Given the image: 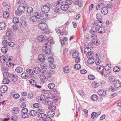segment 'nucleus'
Wrapping results in <instances>:
<instances>
[{"label":"nucleus","instance_id":"1","mask_svg":"<svg viewBox=\"0 0 121 121\" xmlns=\"http://www.w3.org/2000/svg\"><path fill=\"white\" fill-rule=\"evenodd\" d=\"M98 28L96 26H92L91 29L90 30V32L92 34L91 36V38L92 39H95L96 38V34L98 30Z\"/></svg>","mask_w":121,"mask_h":121},{"label":"nucleus","instance_id":"2","mask_svg":"<svg viewBox=\"0 0 121 121\" xmlns=\"http://www.w3.org/2000/svg\"><path fill=\"white\" fill-rule=\"evenodd\" d=\"M39 28L43 30V32L46 34H48L49 31L47 28L48 26L46 23H43L39 24L38 26Z\"/></svg>","mask_w":121,"mask_h":121},{"label":"nucleus","instance_id":"3","mask_svg":"<svg viewBox=\"0 0 121 121\" xmlns=\"http://www.w3.org/2000/svg\"><path fill=\"white\" fill-rule=\"evenodd\" d=\"M46 96L44 95H41L40 96H38L37 97L36 100L38 102L40 103L44 102L46 100Z\"/></svg>","mask_w":121,"mask_h":121},{"label":"nucleus","instance_id":"4","mask_svg":"<svg viewBox=\"0 0 121 121\" xmlns=\"http://www.w3.org/2000/svg\"><path fill=\"white\" fill-rule=\"evenodd\" d=\"M25 7L23 6H19L18 8L17 12H15L16 14L17 15L19 16L25 11Z\"/></svg>","mask_w":121,"mask_h":121},{"label":"nucleus","instance_id":"5","mask_svg":"<svg viewBox=\"0 0 121 121\" xmlns=\"http://www.w3.org/2000/svg\"><path fill=\"white\" fill-rule=\"evenodd\" d=\"M41 10L43 12L45 13H47L49 12L50 8L46 5H44L41 7Z\"/></svg>","mask_w":121,"mask_h":121},{"label":"nucleus","instance_id":"6","mask_svg":"<svg viewBox=\"0 0 121 121\" xmlns=\"http://www.w3.org/2000/svg\"><path fill=\"white\" fill-rule=\"evenodd\" d=\"M96 69L102 75L104 74L103 70L104 69V67L103 65H100L98 66Z\"/></svg>","mask_w":121,"mask_h":121},{"label":"nucleus","instance_id":"7","mask_svg":"<svg viewBox=\"0 0 121 121\" xmlns=\"http://www.w3.org/2000/svg\"><path fill=\"white\" fill-rule=\"evenodd\" d=\"M43 51L45 52L46 54H49L50 52V50L49 48H47V46H44L42 48Z\"/></svg>","mask_w":121,"mask_h":121},{"label":"nucleus","instance_id":"8","mask_svg":"<svg viewBox=\"0 0 121 121\" xmlns=\"http://www.w3.org/2000/svg\"><path fill=\"white\" fill-rule=\"evenodd\" d=\"M8 89V87L5 85L2 86L0 87V91L3 93H5Z\"/></svg>","mask_w":121,"mask_h":121},{"label":"nucleus","instance_id":"9","mask_svg":"<svg viewBox=\"0 0 121 121\" xmlns=\"http://www.w3.org/2000/svg\"><path fill=\"white\" fill-rule=\"evenodd\" d=\"M101 12L103 14L106 15L108 12V9L107 7H103L101 9Z\"/></svg>","mask_w":121,"mask_h":121},{"label":"nucleus","instance_id":"10","mask_svg":"<svg viewBox=\"0 0 121 121\" xmlns=\"http://www.w3.org/2000/svg\"><path fill=\"white\" fill-rule=\"evenodd\" d=\"M105 31V28L104 27H101L98 28V31L99 33L102 34L104 33Z\"/></svg>","mask_w":121,"mask_h":121},{"label":"nucleus","instance_id":"11","mask_svg":"<svg viewBox=\"0 0 121 121\" xmlns=\"http://www.w3.org/2000/svg\"><path fill=\"white\" fill-rule=\"evenodd\" d=\"M18 77L17 75H13L11 76L10 78L12 82H16L18 80Z\"/></svg>","mask_w":121,"mask_h":121},{"label":"nucleus","instance_id":"12","mask_svg":"<svg viewBox=\"0 0 121 121\" xmlns=\"http://www.w3.org/2000/svg\"><path fill=\"white\" fill-rule=\"evenodd\" d=\"M114 84L115 88L121 87V82L119 80H116L114 82Z\"/></svg>","mask_w":121,"mask_h":121},{"label":"nucleus","instance_id":"13","mask_svg":"<svg viewBox=\"0 0 121 121\" xmlns=\"http://www.w3.org/2000/svg\"><path fill=\"white\" fill-rule=\"evenodd\" d=\"M98 94L101 96H104L106 95V93L105 91L103 90H100L98 91Z\"/></svg>","mask_w":121,"mask_h":121},{"label":"nucleus","instance_id":"14","mask_svg":"<svg viewBox=\"0 0 121 121\" xmlns=\"http://www.w3.org/2000/svg\"><path fill=\"white\" fill-rule=\"evenodd\" d=\"M47 39V41L45 44V45L47 46H49L52 43V42L53 41V40L52 39V38L49 37Z\"/></svg>","mask_w":121,"mask_h":121},{"label":"nucleus","instance_id":"15","mask_svg":"<svg viewBox=\"0 0 121 121\" xmlns=\"http://www.w3.org/2000/svg\"><path fill=\"white\" fill-rule=\"evenodd\" d=\"M38 117L43 118L44 121L46 117H47L46 114L43 113H41L38 114Z\"/></svg>","mask_w":121,"mask_h":121},{"label":"nucleus","instance_id":"16","mask_svg":"<svg viewBox=\"0 0 121 121\" xmlns=\"http://www.w3.org/2000/svg\"><path fill=\"white\" fill-rule=\"evenodd\" d=\"M69 8V6L67 4L62 5L61 6V9L63 11H66Z\"/></svg>","mask_w":121,"mask_h":121},{"label":"nucleus","instance_id":"17","mask_svg":"<svg viewBox=\"0 0 121 121\" xmlns=\"http://www.w3.org/2000/svg\"><path fill=\"white\" fill-rule=\"evenodd\" d=\"M33 70L34 72L36 74L39 73L41 72L40 69L38 67L34 68Z\"/></svg>","mask_w":121,"mask_h":121},{"label":"nucleus","instance_id":"18","mask_svg":"<svg viewBox=\"0 0 121 121\" xmlns=\"http://www.w3.org/2000/svg\"><path fill=\"white\" fill-rule=\"evenodd\" d=\"M27 24L26 21H22L20 24V26L21 27H24L26 26Z\"/></svg>","mask_w":121,"mask_h":121},{"label":"nucleus","instance_id":"19","mask_svg":"<svg viewBox=\"0 0 121 121\" xmlns=\"http://www.w3.org/2000/svg\"><path fill=\"white\" fill-rule=\"evenodd\" d=\"M23 70V68L20 66H18L15 69L16 72L17 73H20L22 72Z\"/></svg>","mask_w":121,"mask_h":121},{"label":"nucleus","instance_id":"20","mask_svg":"<svg viewBox=\"0 0 121 121\" xmlns=\"http://www.w3.org/2000/svg\"><path fill=\"white\" fill-rule=\"evenodd\" d=\"M98 114H97L96 112H95L92 113L91 114V117L92 119H94V118L96 117H98L101 113L100 111H99L98 112Z\"/></svg>","mask_w":121,"mask_h":121},{"label":"nucleus","instance_id":"21","mask_svg":"<svg viewBox=\"0 0 121 121\" xmlns=\"http://www.w3.org/2000/svg\"><path fill=\"white\" fill-rule=\"evenodd\" d=\"M37 39L38 41L40 42H41L43 41L44 40L45 38L44 36L42 35H39L37 38Z\"/></svg>","mask_w":121,"mask_h":121},{"label":"nucleus","instance_id":"22","mask_svg":"<svg viewBox=\"0 0 121 121\" xmlns=\"http://www.w3.org/2000/svg\"><path fill=\"white\" fill-rule=\"evenodd\" d=\"M63 71L65 73H68L70 72V69L69 68V67L66 66L63 68Z\"/></svg>","mask_w":121,"mask_h":121},{"label":"nucleus","instance_id":"23","mask_svg":"<svg viewBox=\"0 0 121 121\" xmlns=\"http://www.w3.org/2000/svg\"><path fill=\"white\" fill-rule=\"evenodd\" d=\"M3 75L4 78H9L11 76L10 74L7 72H4L3 73Z\"/></svg>","mask_w":121,"mask_h":121},{"label":"nucleus","instance_id":"24","mask_svg":"<svg viewBox=\"0 0 121 121\" xmlns=\"http://www.w3.org/2000/svg\"><path fill=\"white\" fill-rule=\"evenodd\" d=\"M41 67L42 69H45L47 68V64L44 62H43L40 64Z\"/></svg>","mask_w":121,"mask_h":121},{"label":"nucleus","instance_id":"25","mask_svg":"<svg viewBox=\"0 0 121 121\" xmlns=\"http://www.w3.org/2000/svg\"><path fill=\"white\" fill-rule=\"evenodd\" d=\"M9 13L8 11H5L3 13V16L4 18H7L9 17Z\"/></svg>","mask_w":121,"mask_h":121},{"label":"nucleus","instance_id":"26","mask_svg":"<svg viewBox=\"0 0 121 121\" xmlns=\"http://www.w3.org/2000/svg\"><path fill=\"white\" fill-rule=\"evenodd\" d=\"M39 60L41 61H44L45 60V58L42 54H40L38 56Z\"/></svg>","mask_w":121,"mask_h":121},{"label":"nucleus","instance_id":"27","mask_svg":"<svg viewBox=\"0 0 121 121\" xmlns=\"http://www.w3.org/2000/svg\"><path fill=\"white\" fill-rule=\"evenodd\" d=\"M30 116H36L37 115V111L34 110H32L30 111Z\"/></svg>","mask_w":121,"mask_h":121},{"label":"nucleus","instance_id":"28","mask_svg":"<svg viewBox=\"0 0 121 121\" xmlns=\"http://www.w3.org/2000/svg\"><path fill=\"white\" fill-rule=\"evenodd\" d=\"M39 78L42 81H44L46 78V77L43 73L40 74L39 75Z\"/></svg>","mask_w":121,"mask_h":121},{"label":"nucleus","instance_id":"29","mask_svg":"<svg viewBox=\"0 0 121 121\" xmlns=\"http://www.w3.org/2000/svg\"><path fill=\"white\" fill-rule=\"evenodd\" d=\"M19 108L15 107L13 108L12 112L14 114H17L19 112Z\"/></svg>","mask_w":121,"mask_h":121},{"label":"nucleus","instance_id":"30","mask_svg":"<svg viewBox=\"0 0 121 121\" xmlns=\"http://www.w3.org/2000/svg\"><path fill=\"white\" fill-rule=\"evenodd\" d=\"M5 27V23L4 22H3L0 23V30L3 29Z\"/></svg>","mask_w":121,"mask_h":121},{"label":"nucleus","instance_id":"31","mask_svg":"<svg viewBox=\"0 0 121 121\" xmlns=\"http://www.w3.org/2000/svg\"><path fill=\"white\" fill-rule=\"evenodd\" d=\"M0 61L1 63H4L6 62L5 56H2L0 57Z\"/></svg>","mask_w":121,"mask_h":121},{"label":"nucleus","instance_id":"32","mask_svg":"<svg viewBox=\"0 0 121 121\" xmlns=\"http://www.w3.org/2000/svg\"><path fill=\"white\" fill-rule=\"evenodd\" d=\"M21 77L23 79H27L28 78V74L25 73H22L21 75Z\"/></svg>","mask_w":121,"mask_h":121},{"label":"nucleus","instance_id":"33","mask_svg":"<svg viewBox=\"0 0 121 121\" xmlns=\"http://www.w3.org/2000/svg\"><path fill=\"white\" fill-rule=\"evenodd\" d=\"M110 82H112L114 83L115 81L116 80L115 79L114 77L113 76H110L108 78Z\"/></svg>","mask_w":121,"mask_h":121},{"label":"nucleus","instance_id":"34","mask_svg":"<svg viewBox=\"0 0 121 121\" xmlns=\"http://www.w3.org/2000/svg\"><path fill=\"white\" fill-rule=\"evenodd\" d=\"M99 84L98 83H97L95 82H93L92 83V87L94 88H97L99 86Z\"/></svg>","mask_w":121,"mask_h":121},{"label":"nucleus","instance_id":"35","mask_svg":"<svg viewBox=\"0 0 121 121\" xmlns=\"http://www.w3.org/2000/svg\"><path fill=\"white\" fill-rule=\"evenodd\" d=\"M30 20L32 22H35L37 21V18L35 16V15H34L30 17Z\"/></svg>","mask_w":121,"mask_h":121},{"label":"nucleus","instance_id":"36","mask_svg":"<svg viewBox=\"0 0 121 121\" xmlns=\"http://www.w3.org/2000/svg\"><path fill=\"white\" fill-rule=\"evenodd\" d=\"M91 51V50L89 47L85 48L84 49V53L86 54Z\"/></svg>","mask_w":121,"mask_h":121},{"label":"nucleus","instance_id":"37","mask_svg":"<svg viewBox=\"0 0 121 121\" xmlns=\"http://www.w3.org/2000/svg\"><path fill=\"white\" fill-rule=\"evenodd\" d=\"M91 98L93 100L96 101L98 99L97 96L96 95H93L91 96Z\"/></svg>","mask_w":121,"mask_h":121},{"label":"nucleus","instance_id":"38","mask_svg":"<svg viewBox=\"0 0 121 121\" xmlns=\"http://www.w3.org/2000/svg\"><path fill=\"white\" fill-rule=\"evenodd\" d=\"M49 72L48 70L46 69H44L42 72V73L45 74L46 76L48 77V75Z\"/></svg>","mask_w":121,"mask_h":121},{"label":"nucleus","instance_id":"39","mask_svg":"<svg viewBox=\"0 0 121 121\" xmlns=\"http://www.w3.org/2000/svg\"><path fill=\"white\" fill-rule=\"evenodd\" d=\"M9 82V80L7 78H5L2 81L3 83L5 84H8Z\"/></svg>","mask_w":121,"mask_h":121},{"label":"nucleus","instance_id":"40","mask_svg":"<svg viewBox=\"0 0 121 121\" xmlns=\"http://www.w3.org/2000/svg\"><path fill=\"white\" fill-rule=\"evenodd\" d=\"M27 11L28 13L31 14L33 12V8L31 7H29L27 9Z\"/></svg>","mask_w":121,"mask_h":121},{"label":"nucleus","instance_id":"41","mask_svg":"<svg viewBox=\"0 0 121 121\" xmlns=\"http://www.w3.org/2000/svg\"><path fill=\"white\" fill-rule=\"evenodd\" d=\"M93 52L91 51L87 54V57L88 58H91L93 56Z\"/></svg>","mask_w":121,"mask_h":121},{"label":"nucleus","instance_id":"42","mask_svg":"<svg viewBox=\"0 0 121 121\" xmlns=\"http://www.w3.org/2000/svg\"><path fill=\"white\" fill-rule=\"evenodd\" d=\"M13 22L15 24L18 23L19 22V19L17 17L13 18Z\"/></svg>","mask_w":121,"mask_h":121},{"label":"nucleus","instance_id":"43","mask_svg":"<svg viewBox=\"0 0 121 121\" xmlns=\"http://www.w3.org/2000/svg\"><path fill=\"white\" fill-rule=\"evenodd\" d=\"M1 51L3 53H5L7 52L8 50V48L6 46L4 47H2L1 48Z\"/></svg>","mask_w":121,"mask_h":121},{"label":"nucleus","instance_id":"44","mask_svg":"<svg viewBox=\"0 0 121 121\" xmlns=\"http://www.w3.org/2000/svg\"><path fill=\"white\" fill-rule=\"evenodd\" d=\"M55 86V85L54 84L50 83L48 84V87L49 89H52L54 88Z\"/></svg>","mask_w":121,"mask_h":121},{"label":"nucleus","instance_id":"45","mask_svg":"<svg viewBox=\"0 0 121 121\" xmlns=\"http://www.w3.org/2000/svg\"><path fill=\"white\" fill-rule=\"evenodd\" d=\"M46 103H47L48 105L49 106L52 105L53 104V102L49 100H48L47 99V97L46 98V100H45Z\"/></svg>","mask_w":121,"mask_h":121},{"label":"nucleus","instance_id":"46","mask_svg":"<svg viewBox=\"0 0 121 121\" xmlns=\"http://www.w3.org/2000/svg\"><path fill=\"white\" fill-rule=\"evenodd\" d=\"M56 107L55 106L53 105H50L48 107V109L51 111L54 110L56 109Z\"/></svg>","mask_w":121,"mask_h":121},{"label":"nucleus","instance_id":"47","mask_svg":"<svg viewBox=\"0 0 121 121\" xmlns=\"http://www.w3.org/2000/svg\"><path fill=\"white\" fill-rule=\"evenodd\" d=\"M72 56L74 58L79 57L78 52H74L73 53H72Z\"/></svg>","mask_w":121,"mask_h":121},{"label":"nucleus","instance_id":"48","mask_svg":"<svg viewBox=\"0 0 121 121\" xmlns=\"http://www.w3.org/2000/svg\"><path fill=\"white\" fill-rule=\"evenodd\" d=\"M30 117V114H29L26 113H23V114L22 115V118H26L29 117Z\"/></svg>","mask_w":121,"mask_h":121},{"label":"nucleus","instance_id":"49","mask_svg":"<svg viewBox=\"0 0 121 121\" xmlns=\"http://www.w3.org/2000/svg\"><path fill=\"white\" fill-rule=\"evenodd\" d=\"M88 77L89 79L92 80H94L95 78V76L92 74L89 75Z\"/></svg>","mask_w":121,"mask_h":121},{"label":"nucleus","instance_id":"50","mask_svg":"<svg viewBox=\"0 0 121 121\" xmlns=\"http://www.w3.org/2000/svg\"><path fill=\"white\" fill-rule=\"evenodd\" d=\"M30 83L31 84L35 85H36V83H37V82L34 80L31 79L29 81Z\"/></svg>","mask_w":121,"mask_h":121},{"label":"nucleus","instance_id":"51","mask_svg":"<svg viewBox=\"0 0 121 121\" xmlns=\"http://www.w3.org/2000/svg\"><path fill=\"white\" fill-rule=\"evenodd\" d=\"M41 15H42V14H41L39 13L36 12L35 13V16L36 17V18H40V17L41 16Z\"/></svg>","mask_w":121,"mask_h":121},{"label":"nucleus","instance_id":"52","mask_svg":"<svg viewBox=\"0 0 121 121\" xmlns=\"http://www.w3.org/2000/svg\"><path fill=\"white\" fill-rule=\"evenodd\" d=\"M93 58H91L87 60V62L88 63L90 64H91L93 63L94 62V60L93 59Z\"/></svg>","mask_w":121,"mask_h":121},{"label":"nucleus","instance_id":"53","mask_svg":"<svg viewBox=\"0 0 121 121\" xmlns=\"http://www.w3.org/2000/svg\"><path fill=\"white\" fill-rule=\"evenodd\" d=\"M5 58L6 62H7V61H9V60H11V58H12V56H9L7 55H6L5 56Z\"/></svg>","mask_w":121,"mask_h":121},{"label":"nucleus","instance_id":"54","mask_svg":"<svg viewBox=\"0 0 121 121\" xmlns=\"http://www.w3.org/2000/svg\"><path fill=\"white\" fill-rule=\"evenodd\" d=\"M74 68L76 69H79L81 68L80 65L78 64H77L74 66Z\"/></svg>","mask_w":121,"mask_h":121},{"label":"nucleus","instance_id":"55","mask_svg":"<svg viewBox=\"0 0 121 121\" xmlns=\"http://www.w3.org/2000/svg\"><path fill=\"white\" fill-rule=\"evenodd\" d=\"M119 68L117 66L115 67L113 69V71L115 72H117L119 71Z\"/></svg>","mask_w":121,"mask_h":121},{"label":"nucleus","instance_id":"56","mask_svg":"<svg viewBox=\"0 0 121 121\" xmlns=\"http://www.w3.org/2000/svg\"><path fill=\"white\" fill-rule=\"evenodd\" d=\"M20 101L22 103H25L26 101V99L25 97H21L20 99Z\"/></svg>","mask_w":121,"mask_h":121},{"label":"nucleus","instance_id":"57","mask_svg":"<svg viewBox=\"0 0 121 121\" xmlns=\"http://www.w3.org/2000/svg\"><path fill=\"white\" fill-rule=\"evenodd\" d=\"M49 116L51 117H53L55 115V112L53 111H51V112L48 113Z\"/></svg>","mask_w":121,"mask_h":121},{"label":"nucleus","instance_id":"58","mask_svg":"<svg viewBox=\"0 0 121 121\" xmlns=\"http://www.w3.org/2000/svg\"><path fill=\"white\" fill-rule=\"evenodd\" d=\"M37 113H44V111L43 109L41 108H38L37 109Z\"/></svg>","mask_w":121,"mask_h":121},{"label":"nucleus","instance_id":"59","mask_svg":"<svg viewBox=\"0 0 121 121\" xmlns=\"http://www.w3.org/2000/svg\"><path fill=\"white\" fill-rule=\"evenodd\" d=\"M111 67V65L110 64H107V65L105 67V69L106 70H108L110 69Z\"/></svg>","mask_w":121,"mask_h":121},{"label":"nucleus","instance_id":"60","mask_svg":"<svg viewBox=\"0 0 121 121\" xmlns=\"http://www.w3.org/2000/svg\"><path fill=\"white\" fill-rule=\"evenodd\" d=\"M20 96L19 95L18 93L15 94L13 95V97L15 99H17Z\"/></svg>","mask_w":121,"mask_h":121},{"label":"nucleus","instance_id":"61","mask_svg":"<svg viewBox=\"0 0 121 121\" xmlns=\"http://www.w3.org/2000/svg\"><path fill=\"white\" fill-rule=\"evenodd\" d=\"M100 15V14L97 13L96 15V18L98 20H100L102 18V17Z\"/></svg>","mask_w":121,"mask_h":121},{"label":"nucleus","instance_id":"62","mask_svg":"<svg viewBox=\"0 0 121 121\" xmlns=\"http://www.w3.org/2000/svg\"><path fill=\"white\" fill-rule=\"evenodd\" d=\"M6 35L8 36H12V31H7L6 33Z\"/></svg>","mask_w":121,"mask_h":121},{"label":"nucleus","instance_id":"63","mask_svg":"<svg viewBox=\"0 0 121 121\" xmlns=\"http://www.w3.org/2000/svg\"><path fill=\"white\" fill-rule=\"evenodd\" d=\"M48 62L50 63H52L54 61L52 57L48 58Z\"/></svg>","mask_w":121,"mask_h":121},{"label":"nucleus","instance_id":"64","mask_svg":"<svg viewBox=\"0 0 121 121\" xmlns=\"http://www.w3.org/2000/svg\"><path fill=\"white\" fill-rule=\"evenodd\" d=\"M28 110L26 108H24L22 109V113H26L28 112Z\"/></svg>","mask_w":121,"mask_h":121}]
</instances>
